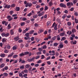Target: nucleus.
I'll list each match as a JSON object with an SVG mask.
<instances>
[{"mask_svg": "<svg viewBox=\"0 0 78 78\" xmlns=\"http://www.w3.org/2000/svg\"><path fill=\"white\" fill-rule=\"evenodd\" d=\"M23 72L24 73H28V71L27 69H25L23 71Z\"/></svg>", "mask_w": 78, "mask_h": 78, "instance_id": "c03bdc74", "label": "nucleus"}, {"mask_svg": "<svg viewBox=\"0 0 78 78\" xmlns=\"http://www.w3.org/2000/svg\"><path fill=\"white\" fill-rule=\"evenodd\" d=\"M37 17H38V15H34V16H33V18H37Z\"/></svg>", "mask_w": 78, "mask_h": 78, "instance_id": "7c9ffc66", "label": "nucleus"}, {"mask_svg": "<svg viewBox=\"0 0 78 78\" xmlns=\"http://www.w3.org/2000/svg\"><path fill=\"white\" fill-rule=\"evenodd\" d=\"M72 31L73 34H74L75 32H76V30L75 29H73L72 30Z\"/></svg>", "mask_w": 78, "mask_h": 78, "instance_id": "4468645a", "label": "nucleus"}, {"mask_svg": "<svg viewBox=\"0 0 78 78\" xmlns=\"http://www.w3.org/2000/svg\"><path fill=\"white\" fill-rule=\"evenodd\" d=\"M14 55V52H12L11 54H9V55H8V58H9L10 57H12L13 55Z\"/></svg>", "mask_w": 78, "mask_h": 78, "instance_id": "423d86ee", "label": "nucleus"}, {"mask_svg": "<svg viewBox=\"0 0 78 78\" xmlns=\"http://www.w3.org/2000/svg\"><path fill=\"white\" fill-rule=\"evenodd\" d=\"M22 20L23 21H26V20H27V19L26 18L23 17L22 19Z\"/></svg>", "mask_w": 78, "mask_h": 78, "instance_id": "58836bf2", "label": "nucleus"}, {"mask_svg": "<svg viewBox=\"0 0 78 78\" xmlns=\"http://www.w3.org/2000/svg\"><path fill=\"white\" fill-rule=\"evenodd\" d=\"M5 66V64L4 63H3L0 66V67L1 68H3V67H4Z\"/></svg>", "mask_w": 78, "mask_h": 78, "instance_id": "c85d7f7f", "label": "nucleus"}, {"mask_svg": "<svg viewBox=\"0 0 78 78\" xmlns=\"http://www.w3.org/2000/svg\"><path fill=\"white\" fill-rule=\"evenodd\" d=\"M60 6L62 8H66L67 6H66V5L65 4H63L62 3H61L60 4Z\"/></svg>", "mask_w": 78, "mask_h": 78, "instance_id": "f03ea898", "label": "nucleus"}, {"mask_svg": "<svg viewBox=\"0 0 78 78\" xmlns=\"http://www.w3.org/2000/svg\"><path fill=\"white\" fill-rule=\"evenodd\" d=\"M2 37H5V33L2 32L1 34Z\"/></svg>", "mask_w": 78, "mask_h": 78, "instance_id": "bb28decb", "label": "nucleus"}, {"mask_svg": "<svg viewBox=\"0 0 78 78\" xmlns=\"http://www.w3.org/2000/svg\"><path fill=\"white\" fill-rule=\"evenodd\" d=\"M76 2H77V1L76 0H74L73 1V3H74V4H75Z\"/></svg>", "mask_w": 78, "mask_h": 78, "instance_id": "680f3d73", "label": "nucleus"}, {"mask_svg": "<svg viewBox=\"0 0 78 78\" xmlns=\"http://www.w3.org/2000/svg\"><path fill=\"white\" fill-rule=\"evenodd\" d=\"M5 23H6V21H3L2 22V24H3V25H4V24H5Z\"/></svg>", "mask_w": 78, "mask_h": 78, "instance_id": "0e129e2a", "label": "nucleus"}, {"mask_svg": "<svg viewBox=\"0 0 78 78\" xmlns=\"http://www.w3.org/2000/svg\"><path fill=\"white\" fill-rule=\"evenodd\" d=\"M70 11H73L74 10V8L73 7H72L70 9Z\"/></svg>", "mask_w": 78, "mask_h": 78, "instance_id": "49530a36", "label": "nucleus"}, {"mask_svg": "<svg viewBox=\"0 0 78 78\" xmlns=\"http://www.w3.org/2000/svg\"><path fill=\"white\" fill-rule=\"evenodd\" d=\"M3 75L4 76H7L8 75V74L6 73H3Z\"/></svg>", "mask_w": 78, "mask_h": 78, "instance_id": "e433bc0d", "label": "nucleus"}, {"mask_svg": "<svg viewBox=\"0 0 78 78\" xmlns=\"http://www.w3.org/2000/svg\"><path fill=\"white\" fill-rule=\"evenodd\" d=\"M23 41L22 40H19L18 42L19 43H21L22 42H23Z\"/></svg>", "mask_w": 78, "mask_h": 78, "instance_id": "de8ad7c7", "label": "nucleus"}, {"mask_svg": "<svg viewBox=\"0 0 78 78\" xmlns=\"http://www.w3.org/2000/svg\"><path fill=\"white\" fill-rule=\"evenodd\" d=\"M25 56V54L23 52L21 54H20V56Z\"/></svg>", "mask_w": 78, "mask_h": 78, "instance_id": "ea45409f", "label": "nucleus"}, {"mask_svg": "<svg viewBox=\"0 0 78 78\" xmlns=\"http://www.w3.org/2000/svg\"><path fill=\"white\" fill-rule=\"evenodd\" d=\"M75 23H78V19L77 20V19L76 18L75 19Z\"/></svg>", "mask_w": 78, "mask_h": 78, "instance_id": "f704fd0d", "label": "nucleus"}, {"mask_svg": "<svg viewBox=\"0 0 78 78\" xmlns=\"http://www.w3.org/2000/svg\"><path fill=\"white\" fill-rule=\"evenodd\" d=\"M10 33L11 35H13V34H14V33L12 29L11 30Z\"/></svg>", "mask_w": 78, "mask_h": 78, "instance_id": "2eb2a0df", "label": "nucleus"}, {"mask_svg": "<svg viewBox=\"0 0 78 78\" xmlns=\"http://www.w3.org/2000/svg\"><path fill=\"white\" fill-rule=\"evenodd\" d=\"M67 24L68 26H71L72 25V23L70 22H68Z\"/></svg>", "mask_w": 78, "mask_h": 78, "instance_id": "393cba45", "label": "nucleus"}, {"mask_svg": "<svg viewBox=\"0 0 78 78\" xmlns=\"http://www.w3.org/2000/svg\"><path fill=\"white\" fill-rule=\"evenodd\" d=\"M56 21H57V22H58V23L61 22V20H59V19L58 18L56 19Z\"/></svg>", "mask_w": 78, "mask_h": 78, "instance_id": "69168bd1", "label": "nucleus"}, {"mask_svg": "<svg viewBox=\"0 0 78 78\" xmlns=\"http://www.w3.org/2000/svg\"><path fill=\"white\" fill-rule=\"evenodd\" d=\"M34 25L35 27H38L39 26V24H37V23H35L34 24Z\"/></svg>", "mask_w": 78, "mask_h": 78, "instance_id": "13d9d810", "label": "nucleus"}, {"mask_svg": "<svg viewBox=\"0 0 78 78\" xmlns=\"http://www.w3.org/2000/svg\"><path fill=\"white\" fill-rule=\"evenodd\" d=\"M41 53H42V52L40 51V52H37V54L38 55H41Z\"/></svg>", "mask_w": 78, "mask_h": 78, "instance_id": "864d4df0", "label": "nucleus"}, {"mask_svg": "<svg viewBox=\"0 0 78 78\" xmlns=\"http://www.w3.org/2000/svg\"><path fill=\"white\" fill-rule=\"evenodd\" d=\"M50 24H51V22H50V21L48 22H47V26L48 27V26L49 25H50Z\"/></svg>", "mask_w": 78, "mask_h": 78, "instance_id": "c756f323", "label": "nucleus"}, {"mask_svg": "<svg viewBox=\"0 0 78 78\" xmlns=\"http://www.w3.org/2000/svg\"><path fill=\"white\" fill-rule=\"evenodd\" d=\"M14 11L12 10L10 11L9 12V13L10 15H12V14H13V13H14Z\"/></svg>", "mask_w": 78, "mask_h": 78, "instance_id": "f3484780", "label": "nucleus"}, {"mask_svg": "<svg viewBox=\"0 0 78 78\" xmlns=\"http://www.w3.org/2000/svg\"><path fill=\"white\" fill-rule=\"evenodd\" d=\"M9 33H5V37H7L8 36H9Z\"/></svg>", "mask_w": 78, "mask_h": 78, "instance_id": "ddd939ff", "label": "nucleus"}, {"mask_svg": "<svg viewBox=\"0 0 78 78\" xmlns=\"http://www.w3.org/2000/svg\"><path fill=\"white\" fill-rule=\"evenodd\" d=\"M8 29H10L11 27V24H9L8 26Z\"/></svg>", "mask_w": 78, "mask_h": 78, "instance_id": "a19ab883", "label": "nucleus"}, {"mask_svg": "<svg viewBox=\"0 0 78 78\" xmlns=\"http://www.w3.org/2000/svg\"><path fill=\"white\" fill-rule=\"evenodd\" d=\"M42 62V60H39L37 62L38 64H39L40 63H41Z\"/></svg>", "mask_w": 78, "mask_h": 78, "instance_id": "6e6d98bb", "label": "nucleus"}, {"mask_svg": "<svg viewBox=\"0 0 78 78\" xmlns=\"http://www.w3.org/2000/svg\"><path fill=\"white\" fill-rule=\"evenodd\" d=\"M40 58V55H38L35 57L36 59H39Z\"/></svg>", "mask_w": 78, "mask_h": 78, "instance_id": "3c124183", "label": "nucleus"}, {"mask_svg": "<svg viewBox=\"0 0 78 78\" xmlns=\"http://www.w3.org/2000/svg\"><path fill=\"white\" fill-rule=\"evenodd\" d=\"M51 58V57H50V56H48L46 59V60H49V59H50Z\"/></svg>", "mask_w": 78, "mask_h": 78, "instance_id": "bf43d9fd", "label": "nucleus"}, {"mask_svg": "<svg viewBox=\"0 0 78 78\" xmlns=\"http://www.w3.org/2000/svg\"><path fill=\"white\" fill-rule=\"evenodd\" d=\"M25 56V55H29V52L27 51V52H24Z\"/></svg>", "mask_w": 78, "mask_h": 78, "instance_id": "2f4dec72", "label": "nucleus"}, {"mask_svg": "<svg viewBox=\"0 0 78 78\" xmlns=\"http://www.w3.org/2000/svg\"><path fill=\"white\" fill-rule=\"evenodd\" d=\"M44 58H45V56H44V55H42L41 59H44Z\"/></svg>", "mask_w": 78, "mask_h": 78, "instance_id": "603ef678", "label": "nucleus"}, {"mask_svg": "<svg viewBox=\"0 0 78 78\" xmlns=\"http://www.w3.org/2000/svg\"><path fill=\"white\" fill-rule=\"evenodd\" d=\"M44 31V29L42 28H41L40 30H38V33L39 34L40 33H42Z\"/></svg>", "mask_w": 78, "mask_h": 78, "instance_id": "20e7f679", "label": "nucleus"}, {"mask_svg": "<svg viewBox=\"0 0 78 78\" xmlns=\"http://www.w3.org/2000/svg\"><path fill=\"white\" fill-rule=\"evenodd\" d=\"M30 35V33H27L25 34V35L26 36H30V35Z\"/></svg>", "mask_w": 78, "mask_h": 78, "instance_id": "338daca9", "label": "nucleus"}, {"mask_svg": "<svg viewBox=\"0 0 78 78\" xmlns=\"http://www.w3.org/2000/svg\"><path fill=\"white\" fill-rule=\"evenodd\" d=\"M2 41L3 42H5L6 41V40L5 38H3L2 40Z\"/></svg>", "mask_w": 78, "mask_h": 78, "instance_id": "8fccbe9b", "label": "nucleus"}, {"mask_svg": "<svg viewBox=\"0 0 78 78\" xmlns=\"http://www.w3.org/2000/svg\"><path fill=\"white\" fill-rule=\"evenodd\" d=\"M32 67H30L28 69V71L29 73H32Z\"/></svg>", "mask_w": 78, "mask_h": 78, "instance_id": "9d476101", "label": "nucleus"}, {"mask_svg": "<svg viewBox=\"0 0 78 78\" xmlns=\"http://www.w3.org/2000/svg\"><path fill=\"white\" fill-rule=\"evenodd\" d=\"M31 15H32V13H31V12H30V13L28 14L27 16L29 17H30Z\"/></svg>", "mask_w": 78, "mask_h": 78, "instance_id": "a18cd8bd", "label": "nucleus"}, {"mask_svg": "<svg viewBox=\"0 0 78 78\" xmlns=\"http://www.w3.org/2000/svg\"><path fill=\"white\" fill-rule=\"evenodd\" d=\"M7 18L9 22H10V21H11L12 20V17H11L10 16H8Z\"/></svg>", "mask_w": 78, "mask_h": 78, "instance_id": "7ed1b4c3", "label": "nucleus"}, {"mask_svg": "<svg viewBox=\"0 0 78 78\" xmlns=\"http://www.w3.org/2000/svg\"><path fill=\"white\" fill-rule=\"evenodd\" d=\"M18 31L19 33H22V29L20 28L19 29Z\"/></svg>", "mask_w": 78, "mask_h": 78, "instance_id": "37998d69", "label": "nucleus"}, {"mask_svg": "<svg viewBox=\"0 0 78 78\" xmlns=\"http://www.w3.org/2000/svg\"><path fill=\"white\" fill-rule=\"evenodd\" d=\"M58 43H55L54 44V47H57V46H58Z\"/></svg>", "mask_w": 78, "mask_h": 78, "instance_id": "473e14b6", "label": "nucleus"}, {"mask_svg": "<svg viewBox=\"0 0 78 78\" xmlns=\"http://www.w3.org/2000/svg\"><path fill=\"white\" fill-rule=\"evenodd\" d=\"M54 30H58V27H57V25H55V26L54 27Z\"/></svg>", "mask_w": 78, "mask_h": 78, "instance_id": "4c0bfd02", "label": "nucleus"}, {"mask_svg": "<svg viewBox=\"0 0 78 78\" xmlns=\"http://www.w3.org/2000/svg\"><path fill=\"white\" fill-rule=\"evenodd\" d=\"M66 39V38L65 37H63L61 39V41H65V40Z\"/></svg>", "mask_w": 78, "mask_h": 78, "instance_id": "aec40b11", "label": "nucleus"}, {"mask_svg": "<svg viewBox=\"0 0 78 78\" xmlns=\"http://www.w3.org/2000/svg\"><path fill=\"white\" fill-rule=\"evenodd\" d=\"M64 47V45L62 42H61L59 44V45L58 47V48H62Z\"/></svg>", "mask_w": 78, "mask_h": 78, "instance_id": "f257e3e1", "label": "nucleus"}, {"mask_svg": "<svg viewBox=\"0 0 78 78\" xmlns=\"http://www.w3.org/2000/svg\"><path fill=\"white\" fill-rule=\"evenodd\" d=\"M34 30H31L30 32H29V34H33V33H34Z\"/></svg>", "mask_w": 78, "mask_h": 78, "instance_id": "4be33fe9", "label": "nucleus"}, {"mask_svg": "<svg viewBox=\"0 0 78 78\" xmlns=\"http://www.w3.org/2000/svg\"><path fill=\"white\" fill-rule=\"evenodd\" d=\"M34 59H35V57H33L32 58L28 59V61L29 62H31L32 61H34Z\"/></svg>", "mask_w": 78, "mask_h": 78, "instance_id": "6e6552de", "label": "nucleus"}, {"mask_svg": "<svg viewBox=\"0 0 78 78\" xmlns=\"http://www.w3.org/2000/svg\"><path fill=\"white\" fill-rule=\"evenodd\" d=\"M48 7L47 6H45V8H44L45 11H47V10H48Z\"/></svg>", "mask_w": 78, "mask_h": 78, "instance_id": "72a5a7b5", "label": "nucleus"}, {"mask_svg": "<svg viewBox=\"0 0 78 78\" xmlns=\"http://www.w3.org/2000/svg\"><path fill=\"white\" fill-rule=\"evenodd\" d=\"M11 6L12 8H14L16 6V4H12L11 5Z\"/></svg>", "mask_w": 78, "mask_h": 78, "instance_id": "6ab92c4d", "label": "nucleus"}, {"mask_svg": "<svg viewBox=\"0 0 78 78\" xmlns=\"http://www.w3.org/2000/svg\"><path fill=\"white\" fill-rule=\"evenodd\" d=\"M11 7V5H6L4 6V8H7L8 9H9Z\"/></svg>", "mask_w": 78, "mask_h": 78, "instance_id": "39448f33", "label": "nucleus"}, {"mask_svg": "<svg viewBox=\"0 0 78 78\" xmlns=\"http://www.w3.org/2000/svg\"><path fill=\"white\" fill-rule=\"evenodd\" d=\"M49 5L50 6H51L53 5V2L52 1H50V2L49 3Z\"/></svg>", "mask_w": 78, "mask_h": 78, "instance_id": "cd10ccee", "label": "nucleus"}, {"mask_svg": "<svg viewBox=\"0 0 78 78\" xmlns=\"http://www.w3.org/2000/svg\"><path fill=\"white\" fill-rule=\"evenodd\" d=\"M20 69H25V67H24V65H23L22 66H20Z\"/></svg>", "mask_w": 78, "mask_h": 78, "instance_id": "a211bd4d", "label": "nucleus"}, {"mask_svg": "<svg viewBox=\"0 0 78 78\" xmlns=\"http://www.w3.org/2000/svg\"><path fill=\"white\" fill-rule=\"evenodd\" d=\"M72 31H68L67 32V34H69V35H71L72 34Z\"/></svg>", "mask_w": 78, "mask_h": 78, "instance_id": "412c9836", "label": "nucleus"}, {"mask_svg": "<svg viewBox=\"0 0 78 78\" xmlns=\"http://www.w3.org/2000/svg\"><path fill=\"white\" fill-rule=\"evenodd\" d=\"M65 35V33H64V32H63L60 34V36H64Z\"/></svg>", "mask_w": 78, "mask_h": 78, "instance_id": "dca6fc26", "label": "nucleus"}, {"mask_svg": "<svg viewBox=\"0 0 78 78\" xmlns=\"http://www.w3.org/2000/svg\"><path fill=\"white\" fill-rule=\"evenodd\" d=\"M42 48H43V49H46V48H47V45H45Z\"/></svg>", "mask_w": 78, "mask_h": 78, "instance_id": "09e8293b", "label": "nucleus"}, {"mask_svg": "<svg viewBox=\"0 0 78 78\" xmlns=\"http://www.w3.org/2000/svg\"><path fill=\"white\" fill-rule=\"evenodd\" d=\"M0 56H1V57H2V58H4V57H5V54H1L0 55Z\"/></svg>", "mask_w": 78, "mask_h": 78, "instance_id": "b1692460", "label": "nucleus"}, {"mask_svg": "<svg viewBox=\"0 0 78 78\" xmlns=\"http://www.w3.org/2000/svg\"><path fill=\"white\" fill-rule=\"evenodd\" d=\"M25 24V23L24 22H22L20 23V25L22 27V26H23V25H24Z\"/></svg>", "mask_w": 78, "mask_h": 78, "instance_id": "a878e982", "label": "nucleus"}, {"mask_svg": "<svg viewBox=\"0 0 78 78\" xmlns=\"http://www.w3.org/2000/svg\"><path fill=\"white\" fill-rule=\"evenodd\" d=\"M30 67H31V66L30 65L27 64L25 66V68H26V69H29V68Z\"/></svg>", "mask_w": 78, "mask_h": 78, "instance_id": "f8f14e48", "label": "nucleus"}, {"mask_svg": "<svg viewBox=\"0 0 78 78\" xmlns=\"http://www.w3.org/2000/svg\"><path fill=\"white\" fill-rule=\"evenodd\" d=\"M36 41H37V42H39L40 40L38 39H37V38L36 39Z\"/></svg>", "mask_w": 78, "mask_h": 78, "instance_id": "774afa93", "label": "nucleus"}, {"mask_svg": "<svg viewBox=\"0 0 78 78\" xmlns=\"http://www.w3.org/2000/svg\"><path fill=\"white\" fill-rule=\"evenodd\" d=\"M17 45H15L12 47L13 50H17Z\"/></svg>", "mask_w": 78, "mask_h": 78, "instance_id": "1a4fd4ad", "label": "nucleus"}, {"mask_svg": "<svg viewBox=\"0 0 78 78\" xmlns=\"http://www.w3.org/2000/svg\"><path fill=\"white\" fill-rule=\"evenodd\" d=\"M19 37V36H17V37H15L14 38V40H16V41H17L19 39V38H18Z\"/></svg>", "mask_w": 78, "mask_h": 78, "instance_id": "9b49d317", "label": "nucleus"}, {"mask_svg": "<svg viewBox=\"0 0 78 78\" xmlns=\"http://www.w3.org/2000/svg\"><path fill=\"white\" fill-rule=\"evenodd\" d=\"M44 13L45 12H42L41 13H40L38 14V16H39V17H41L42 16H43Z\"/></svg>", "mask_w": 78, "mask_h": 78, "instance_id": "0eeeda50", "label": "nucleus"}, {"mask_svg": "<svg viewBox=\"0 0 78 78\" xmlns=\"http://www.w3.org/2000/svg\"><path fill=\"white\" fill-rule=\"evenodd\" d=\"M67 16V15L66 14H65L64 15L62 16V18L63 19H65V18Z\"/></svg>", "mask_w": 78, "mask_h": 78, "instance_id": "79ce46f5", "label": "nucleus"}, {"mask_svg": "<svg viewBox=\"0 0 78 78\" xmlns=\"http://www.w3.org/2000/svg\"><path fill=\"white\" fill-rule=\"evenodd\" d=\"M28 6L29 7H31V6H32V4L31 3H29V5H28Z\"/></svg>", "mask_w": 78, "mask_h": 78, "instance_id": "e2e57ef3", "label": "nucleus"}, {"mask_svg": "<svg viewBox=\"0 0 78 78\" xmlns=\"http://www.w3.org/2000/svg\"><path fill=\"white\" fill-rule=\"evenodd\" d=\"M16 10L17 11H19L20 10V7H16Z\"/></svg>", "mask_w": 78, "mask_h": 78, "instance_id": "5701e85b", "label": "nucleus"}, {"mask_svg": "<svg viewBox=\"0 0 78 78\" xmlns=\"http://www.w3.org/2000/svg\"><path fill=\"white\" fill-rule=\"evenodd\" d=\"M71 36H72V37H73V38L74 37H75V34H72L71 35Z\"/></svg>", "mask_w": 78, "mask_h": 78, "instance_id": "052dcab7", "label": "nucleus"}, {"mask_svg": "<svg viewBox=\"0 0 78 78\" xmlns=\"http://www.w3.org/2000/svg\"><path fill=\"white\" fill-rule=\"evenodd\" d=\"M17 57H18V55H16L13 56V58H16Z\"/></svg>", "mask_w": 78, "mask_h": 78, "instance_id": "c9c22d12", "label": "nucleus"}, {"mask_svg": "<svg viewBox=\"0 0 78 78\" xmlns=\"http://www.w3.org/2000/svg\"><path fill=\"white\" fill-rule=\"evenodd\" d=\"M4 69H5V70H8V67L7 66H5Z\"/></svg>", "mask_w": 78, "mask_h": 78, "instance_id": "4d7b16f0", "label": "nucleus"}, {"mask_svg": "<svg viewBox=\"0 0 78 78\" xmlns=\"http://www.w3.org/2000/svg\"><path fill=\"white\" fill-rule=\"evenodd\" d=\"M40 70H44V67H41V68H40Z\"/></svg>", "mask_w": 78, "mask_h": 78, "instance_id": "5fc2aeb1", "label": "nucleus"}]
</instances>
